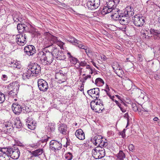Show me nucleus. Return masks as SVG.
I'll use <instances>...</instances> for the list:
<instances>
[{
  "label": "nucleus",
  "instance_id": "f257e3e1",
  "mask_svg": "<svg viewBox=\"0 0 160 160\" xmlns=\"http://www.w3.org/2000/svg\"><path fill=\"white\" fill-rule=\"evenodd\" d=\"M17 28L19 33L28 32L33 33L35 31V28L27 22L18 23L17 25Z\"/></svg>",
  "mask_w": 160,
  "mask_h": 160
},
{
  "label": "nucleus",
  "instance_id": "f03ea898",
  "mask_svg": "<svg viewBox=\"0 0 160 160\" xmlns=\"http://www.w3.org/2000/svg\"><path fill=\"white\" fill-rule=\"evenodd\" d=\"M19 87V84L18 82H14L10 84L8 86V89L10 90L8 93L9 95L12 97L17 95Z\"/></svg>",
  "mask_w": 160,
  "mask_h": 160
},
{
  "label": "nucleus",
  "instance_id": "7ed1b4c3",
  "mask_svg": "<svg viewBox=\"0 0 160 160\" xmlns=\"http://www.w3.org/2000/svg\"><path fill=\"white\" fill-rule=\"evenodd\" d=\"M100 4V0H88L87 3L88 9L91 10L97 9Z\"/></svg>",
  "mask_w": 160,
  "mask_h": 160
},
{
  "label": "nucleus",
  "instance_id": "20e7f679",
  "mask_svg": "<svg viewBox=\"0 0 160 160\" xmlns=\"http://www.w3.org/2000/svg\"><path fill=\"white\" fill-rule=\"evenodd\" d=\"M38 84L39 89L41 91L45 92L48 88L47 82L43 79H39L38 81Z\"/></svg>",
  "mask_w": 160,
  "mask_h": 160
},
{
  "label": "nucleus",
  "instance_id": "39448f33",
  "mask_svg": "<svg viewBox=\"0 0 160 160\" xmlns=\"http://www.w3.org/2000/svg\"><path fill=\"white\" fill-rule=\"evenodd\" d=\"M132 20L134 24L137 27L142 26L145 22V20L143 17H140L138 15H136L133 18Z\"/></svg>",
  "mask_w": 160,
  "mask_h": 160
},
{
  "label": "nucleus",
  "instance_id": "423d86ee",
  "mask_svg": "<svg viewBox=\"0 0 160 160\" xmlns=\"http://www.w3.org/2000/svg\"><path fill=\"white\" fill-rule=\"evenodd\" d=\"M93 144L97 146L106 147L107 146V143L103 141L102 140V137L101 136H96L93 138Z\"/></svg>",
  "mask_w": 160,
  "mask_h": 160
},
{
  "label": "nucleus",
  "instance_id": "0eeeda50",
  "mask_svg": "<svg viewBox=\"0 0 160 160\" xmlns=\"http://www.w3.org/2000/svg\"><path fill=\"white\" fill-rule=\"evenodd\" d=\"M49 144L50 149L52 150H54L55 151L57 150H60L62 146V144L60 142L53 140L50 142Z\"/></svg>",
  "mask_w": 160,
  "mask_h": 160
},
{
  "label": "nucleus",
  "instance_id": "6e6552de",
  "mask_svg": "<svg viewBox=\"0 0 160 160\" xmlns=\"http://www.w3.org/2000/svg\"><path fill=\"white\" fill-rule=\"evenodd\" d=\"M12 109L15 114L19 115L22 112V105L17 102L13 103L12 105Z\"/></svg>",
  "mask_w": 160,
  "mask_h": 160
},
{
  "label": "nucleus",
  "instance_id": "1a4fd4ad",
  "mask_svg": "<svg viewBox=\"0 0 160 160\" xmlns=\"http://www.w3.org/2000/svg\"><path fill=\"white\" fill-rule=\"evenodd\" d=\"M47 52L46 49H44L42 51H40L38 54L37 56L38 59V61L42 64L46 65H47V63L45 61V53Z\"/></svg>",
  "mask_w": 160,
  "mask_h": 160
},
{
  "label": "nucleus",
  "instance_id": "9d476101",
  "mask_svg": "<svg viewBox=\"0 0 160 160\" xmlns=\"http://www.w3.org/2000/svg\"><path fill=\"white\" fill-rule=\"evenodd\" d=\"M24 52L25 55L29 56L33 55L36 53V49L35 47L32 45H28L25 47Z\"/></svg>",
  "mask_w": 160,
  "mask_h": 160
},
{
  "label": "nucleus",
  "instance_id": "9b49d317",
  "mask_svg": "<svg viewBox=\"0 0 160 160\" xmlns=\"http://www.w3.org/2000/svg\"><path fill=\"white\" fill-rule=\"evenodd\" d=\"M116 6L113 5L112 6H108L107 7H104L102 10V13L103 14H106L111 12L112 14H114L115 13H117L118 11V9H115Z\"/></svg>",
  "mask_w": 160,
  "mask_h": 160
},
{
  "label": "nucleus",
  "instance_id": "f8f14e48",
  "mask_svg": "<svg viewBox=\"0 0 160 160\" xmlns=\"http://www.w3.org/2000/svg\"><path fill=\"white\" fill-rule=\"evenodd\" d=\"M16 39L18 44L21 46L23 45L26 42L25 34L22 33L17 35Z\"/></svg>",
  "mask_w": 160,
  "mask_h": 160
},
{
  "label": "nucleus",
  "instance_id": "ddd939ff",
  "mask_svg": "<svg viewBox=\"0 0 160 160\" xmlns=\"http://www.w3.org/2000/svg\"><path fill=\"white\" fill-rule=\"evenodd\" d=\"M29 152L31 155L30 158L32 159L33 157H38L41 155L43 152V148H38L32 152L29 151Z\"/></svg>",
  "mask_w": 160,
  "mask_h": 160
},
{
  "label": "nucleus",
  "instance_id": "4468645a",
  "mask_svg": "<svg viewBox=\"0 0 160 160\" xmlns=\"http://www.w3.org/2000/svg\"><path fill=\"white\" fill-rule=\"evenodd\" d=\"M45 58L46 62L47 63V65L50 64L53 61L54 58L53 54H52L51 52L47 50V52L45 53Z\"/></svg>",
  "mask_w": 160,
  "mask_h": 160
},
{
  "label": "nucleus",
  "instance_id": "2eb2a0df",
  "mask_svg": "<svg viewBox=\"0 0 160 160\" xmlns=\"http://www.w3.org/2000/svg\"><path fill=\"white\" fill-rule=\"evenodd\" d=\"M87 93L88 95L90 97H92L91 94H95L96 95V98L97 99L98 98L100 94V90L98 88H94L92 89H91L87 91Z\"/></svg>",
  "mask_w": 160,
  "mask_h": 160
},
{
  "label": "nucleus",
  "instance_id": "dca6fc26",
  "mask_svg": "<svg viewBox=\"0 0 160 160\" xmlns=\"http://www.w3.org/2000/svg\"><path fill=\"white\" fill-rule=\"evenodd\" d=\"M47 47H50L51 49V51L50 52L51 53L53 54L54 56V54L58 57V55H60V52L59 48H58L57 47H54L52 44Z\"/></svg>",
  "mask_w": 160,
  "mask_h": 160
},
{
  "label": "nucleus",
  "instance_id": "f3484780",
  "mask_svg": "<svg viewBox=\"0 0 160 160\" xmlns=\"http://www.w3.org/2000/svg\"><path fill=\"white\" fill-rule=\"evenodd\" d=\"M75 135L79 139L83 140L85 139V134L83 131L81 129H78L75 132Z\"/></svg>",
  "mask_w": 160,
  "mask_h": 160
},
{
  "label": "nucleus",
  "instance_id": "a211bd4d",
  "mask_svg": "<svg viewBox=\"0 0 160 160\" xmlns=\"http://www.w3.org/2000/svg\"><path fill=\"white\" fill-rule=\"evenodd\" d=\"M117 11L118 13H115L114 14H112L111 16L112 19L114 21H119V19L121 18V12L119 9Z\"/></svg>",
  "mask_w": 160,
  "mask_h": 160
},
{
  "label": "nucleus",
  "instance_id": "6ab92c4d",
  "mask_svg": "<svg viewBox=\"0 0 160 160\" xmlns=\"http://www.w3.org/2000/svg\"><path fill=\"white\" fill-rule=\"evenodd\" d=\"M21 15L19 12H15L12 15V18L14 22H21L22 21V18L21 17Z\"/></svg>",
  "mask_w": 160,
  "mask_h": 160
},
{
  "label": "nucleus",
  "instance_id": "aec40b11",
  "mask_svg": "<svg viewBox=\"0 0 160 160\" xmlns=\"http://www.w3.org/2000/svg\"><path fill=\"white\" fill-rule=\"evenodd\" d=\"M15 148L16 149H14V151L11 156L12 159H17L19 157L20 153L19 149L17 147Z\"/></svg>",
  "mask_w": 160,
  "mask_h": 160
},
{
  "label": "nucleus",
  "instance_id": "412c9836",
  "mask_svg": "<svg viewBox=\"0 0 160 160\" xmlns=\"http://www.w3.org/2000/svg\"><path fill=\"white\" fill-rule=\"evenodd\" d=\"M116 156L117 157L116 160H123L126 158L125 154L122 150H120Z\"/></svg>",
  "mask_w": 160,
  "mask_h": 160
},
{
  "label": "nucleus",
  "instance_id": "4be33fe9",
  "mask_svg": "<svg viewBox=\"0 0 160 160\" xmlns=\"http://www.w3.org/2000/svg\"><path fill=\"white\" fill-rule=\"evenodd\" d=\"M58 130L60 133L63 135L67 133V127L65 125H62L58 127Z\"/></svg>",
  "mask_w": 160,
  "mask_h": 160
},
{
  "label": "nucleus",
  "instance_id": "5701e85b",
  "mask_svg": "<svg viewBox=\"0 0 160 160\" xmlns=\"http://www.w3.org/2000/svg\"><path fill=\"white\" fill-rule=\"evenodd\" d=\"M55 124L53 123H49V125L47 128V130L49 132V134L51 132H53L55 130Z\"/></svg>",
  "mask_w": 160,
  "mask_h": 160
},
{
  "label": "nucleus",
  "instance_id": "b1692460",
  "mask_svg": "<svg viewBox=\"0 0 160 160\" xmlns=\"http://www.w3.org/2000/svg\"><path fill=\"white\" fill-rule=\"evenodd\" d=\"M14 125L17 128L20 129L22 127V124L19 118H16L14 121Z\"/></svg>",
  "mask_w": 160,
  "mask_h": 160
},
{
  "label": "nucleus",
  "instance_id": "393cba45",
  "mask_svg": "<svg viewBox=\"0 0 160 160\" xmlns=\"http://www.w3.org/2000/svg\"><path fill=\"white\" fill-rule=\"evenodd\" d=\"M38 64L36 63H32L28 65L27 69L32 74H33L34 72V69Z\"/></svg>",
  "mask_w": 160,
  "mask_h": 160
},
{
  "label": "nucleus",
  "instance_id": "a878e982",
  "mask_svg": "<svg viewBox=\"0 0 160 160\" xmlns=\"http://www.w3.org/2000/svg\"><path fill=\"white\" fill-rule=\"evenodd\" d=\"M99 154L98 156V159L101 158H103L105 155V151L103 148H101V150L98 151Z\"/></svg>",
  "mask_w": 160,
  "mask_h": 160
},
{
  "label": "nucleus",
  "instance_id": "bb28decb",
  "mask_svg": "<svg viewBox=\"0 0 160 160\" xmlns=\"http://www.w3.org/2000/svg\"><path fill=\"white\" fill-rule=\"evenodd\" d=\"M31 112V108L30 107H28L25 105H22V112L24 113H28Z\"/></svg>",
  "mask_w": 160,
  "mask_h": 160
},
{
  "label": "nucleus",
  "instance_id": "cd10ccee",
  "mask_svg": "<svg viewBox=\"0 0 160 160\" xmlns=\"http://www.w3.org/2000/svg\"><path fill=\"white\" fill-rule=\"evenodd\" d=\"M48 35L49 37V39L52 43H56L57 42L58 40L56 37L51 35L50 33H48Z\"/></svg>",
  "mask_w": 160,
  "mask_h": 160
},
{
  "label": "nucleus",
  "instance_id": "c85d7f7f",
  "mask_svg": "<svg viewBox=\"0 0 160 160\" xmlns=\"http://www.w3.org/2000/svg\"><path fill=\"white\" fill-rule=\"evenodd\" d=\"M32 74L28 70H27V72L23 73L22 75V78L24 80H25L26 79H29L31 76Z\"/></svg>",
  "mask_w": 160,
  "mask_h": 160
},
{
  "label": "nucleus",
  "instance_id": "c756f323",
  "mask_svg": "<svg viewBox=\"0 0 160 160\" xmlns=\"http://www.w3.org/2000/svg\"><path fill=\"white\" fill-rule=\"evenodd\" d=\"M125 20L124 19H122L120 18L119 19V22L122 25H127L130 22V20L125 19Z\"/></svg>",
  "mask_w": 160,
  "mask_h": 160
},
{
  "label": "nucleus",
  "instance_id": "7c9ffc66",
  "mask_svg": "<svg viewBox=\"0 0 160 160\" xmlns=\"http://www.w3.org/2000/svg\"><path fill=\"white\" fill-rule=\"evenodd\" d=\"M41 70V68L40 66L38 64L37 65L36 67L34 69V72H33V74H35L36 75V76L38 75V74L40 72Z\"/></svg>",
  "mask_w": 160,
  "mask_h": 160
},
{
  "label": "nucleus",
  "instance_id": "2f4dec72",
  "mask_svg": "<svg viewBox=\"0 0 160 160\" xmlns=\"http://www.w3.org/2000/svg\"><path fill=\"white\" fill-rule=\"evenodd\" d=\"M150 32L151 34L154 35H157L160 34V30H156L151 28L150 30Z\"/></svg>",
  "mask_w": 160,
  "mask_h": 160
},
{
  "label": "nucleus",
  "instance_id": "473e14b6",
  "mask_svg": "<svg viewBox=\"0 0 160 160\" xmlns=\"http://www.w3.org/2000/svg\"><path fill=\"white\" fill-rule=\"evenodd\" d=\"M17 147L16 146H13L11 148H6V151H7V154H12V153L13 152L14 149H16L15 148H16Z\"/></svg>",
  "mask_w": 160,
  "mask_h": 160
},
{
  "label": "nucleus",
  "instance_id": "72a5a7b5",
  "mask_svg": "<svg viewBox=\"0 0 160 160\" xmlns=\"http://www.w3.org/2000/svg\"><path fill=\"white\" fill-rule=\"evenodd\" d=\"M129 13L127 12V13H126V12H124V13H121V18L122 19H124L125 20V19H130L129 18H128Z\"/></svg>",
  "mask_w": 160,
  "mask_h": 160
},
{
  "label": "nucleus",
  "instance_id": "f704fd0d",
  "mask_svg": "<svg viewBox=\"0 0 160 160\" xmlns=\"http://www.w3.org/2000/svg\"><path fill=\"white\" fill-rule=\"evenodd\" d=\"M104 81L101 78H97L95 81V84L97 85H98V84H104Z\"/></svg>",
  "mask_w": 160,
  "mask_h": 160
},
{
  "label": "nucleus",
  "instance_id": "c9c22d12",
  "mask_svg": "<svg viewBox=\"0 0 160 160\" xmlns=\"http://www.w3.org/2000/svg\"><path fill=\"white\" fill-rule=\"evenodd\" d=\"M0 160H11L8 155H3L0 154Z\"/></svg>",
  "mask_w": 160,
  "mask_h": 160
},
{
  "label": "nucleus",
  "instance_id": "e433bc0d",
  "mask_svg": "<svg viewBox=\"0 0 160 160\" xmlns=\"http://www.w3.org/2000/svg\"><path fill=\"white\" fill-rule=\"evenodd\" d=\"M65 157L68 160H71L72 158L73 155L71 152H68L65 154Z\"/></svg>",
  "mask_w": 160,
  "mask_h": 160
},
{
  "label": "nucleus",
  "instance_id": "4c0bfd02",
  "mask_svg": "<svg viewBox=\"0 0 160 160\" xmlns=\"http://www.w3.org/2000/svg\"><path fill=\"white\" fill-rule=\"evenodd\" d=\"M12 67L14 68H17L18 69H20L21 68V65L18 62H16L15 63H12Z\"/></svg>",
  "mask_w": 160,
  "mask_h": 160
},
{
  "label": "nucleus",
  "instance_id": "58836bf2",
  "mask_svg": "<svg viewBox=\"0 0 160 160\" xmlns=\"http://www.w3.org/2000/svg\"><path fill=\"white\" fill-rule=\"evenodd\" d=\"M99 153L96 150V149H93L92 150V155L93 157L96 159H98V155Z\"/></svg>",
  "mask_w": 160,
  "mask_h": 160
},
{
  "label": "nucleus",
  "instance_id": "ea45409f",
  "mask_svg": "<svg viewBox=\"0 0 160 160\" xmlns=\"http://www.w3.org/2000/svg\"><path fill=\"white\" fill-rule=\"evenodd\" d=\"M69 60L70 61V62L74 65L76 64L79 61L77 58L74 57H72V58H71Z\"/></svg>",
  "mask_w": 160,
  "mask_h": 160
},
{
  "label": "nucleus",
  "instance_id": "a19ab883",
  "mask_svg": "<svg viewBox=\"0 0 160 160\" xmlns=\"http://www.w3.org/2000/svg\"><path fill=\"white\" fill-rule=\"evenodd\" d=\"M59 54L60 55L57 57L58 59L60 60H64L66 58V56L64 53L60 52Z\"/></svg>",
  "mask_w": 160,
  "mask_h": 160
},
{
  "label": "nucleus",
  "instance_id": "79ce46f5",
  "mask_svg": "<svg viewBox=\"0 0 160 160\" xmlns=\"http://www.w3.org/2000/svg\"><path fill=\"white\" fill-rule=\"evenodd\" d=\"M91 76L90 75H88L87 76L83 77V78H82L80 80V82H82V83L84 84L85 82L86 81L88 78H91Z\"/></svg>",
  "mask_w": 160,
  "mask_h": 160
},
{
  "label": "nucleus",
  "instance_id": "37998d69",
  "mask_svg": "<svg viewBox=\"0 0 160 160\" xmlns=\"http://www.w3.org/2000/svg\"><path fill=\"white\" fill-rule=\"evenodd\" d=\"M5 95L0 92V103L3 102L5 101Z\"/></svg>",
  "mask_w": 160,
  "mask_h": 160
},
{
  "label": "nucleus",
  "instance_id": "c03bdc74",
  "mask_svg": "<svg viewBox=\"0 0 160 160\" xmlns=\"http://www.w3.org/2000/svg\"><path fill=\"white\" fill-rule=\"evenodd\" d=\"M6 128H7V131H5V133L7 134L10 133L12 131L13 129V127L12 126L6 127Z\"/></svg>",
  "mask_w": 160,
  "mask_h": 160
},
{
  "label": "nucleus",
  "instance_id": "a18cd8bd",
  "mask_svg": "<svg viewBox=\"0 0 160 160\" xmlns=\"http://www.w3.org/2000/svg\"><path fill=\"white\" fill-rule=\"evenodd\" d=\"M26 124H31L32 125L33 124V121L32 119V118L29 117L26 120Z\"/></svg>",
  "mask_w": 160,
  "mask_h": 160
},
{
  "label": "nucleus",
  "instance_id": "49530a36",
  "mask_svg": "<svg viewBox=\"0 0 160 160\" xmlns=\"http://www.w3.org/2000/svg\"><path fill=\"white\" fill-rule=\"evenodd\" d=\"M132 107L133 110L135 112H137L138 111V108L135 103H132Z\"/></svg>",
  "mask_w": 160,
  "mask_h": 160
},
{
  "label": "nucleus",
  "instance_id": "de8ad7c7",
  "mask_svg": "<svg viewBox=\"0 0 160 160\" xmlns=\"http://www.w3.org/2000/svg\"><path fill=\"white\" fill-rule=\"evenodd\" d=\"M71 40L70 41H68L71 43H73V44L75 45V43H77V42H78V40L74 38V37H72L71 38Z\"/></svg>",
  "mask_w": 160,
  "mask_h": 160
},
{
  "label": "nucleus",
  "instance_id": "09e8293b",
  "mask_svg": "<svg viewBox=\"0 0 160 160\" xmlns=\"http://www.w3.org/2000/svg\"><path fill=\"white\" fill-rule=\"evenodd\" d=\"M129 7H127V10H126L124 12H126V13H127V12H128L129 13V15H128V18H129L130 16H132L134 13V12H133V11H132V9L130 10V11H129V10L128 9L129 8Z\"/></svg>",
  "mask_w": 160,
  "mask_h": 160
},
{
  "label": "nucleus",
  "instance_id": "8fccbe9b",
  "mask_svg": "<svg viewBox=\"0 0 160 160\" xmlns=\"http://www.w3.org/2000/svg\"><path fill=\"white\" fill-rule=\"evenodd\" d=\"M114 102H115L116 103V104L117 105H118V106L119 107V108H120L121 110L122 111V112H125V111L123 109V108H122L121 107V104H120L119 102H118L115 100Z\"/></svg>",
  "mask_w": 160,
  "mask_h": 160
},
{
  "label": "nucleus",
  "instance_id": "3c124183",
  "mask_svg": "<svg viewBox=\"0 0 160 160\" xmlns=\"http://www.w3.org/2000/svg\"><path fill=\"white\" fill-rule=\"evenodd\" d=\"M108 90H106L105 89H102L101 90V93H102L103 92L105 93V94L106 95H108H108L110 94V92Z\"/></svg>",
  "mask_w": 160,
  "mask_h": 160
},
{
  "label": "nucleus",
  "instance_id": "603ef678",
  "mask_svg": "<svg viewBox=\"0 0 160 160\" xmlns=\"http://www.w3.org/2000/svg\"><path fill=\"white\" fill-rule=\"evenodd\" d=\"M92 104H93V103H91H91L90 105V106L91 107V108L92 109V110L93 111H94L95 112H97V110H96L97 108V107L96 106H92Z\"/></svg>",
  "mask_w": 160,
  "mask_h": 160
},
{
  "label": "nucleus",
  "instance_id": "864d4df0",
  "mask_svg": "<svg viewBox=\"0 0 160 160\" xmlns=\"http://www.w3.org/2000/svg\"><path fill=\"white\" fill-rule=\"evenodd\" d=\"M82 44H81V42L78 41V42H77V43H75V45L78 47L80 48H81L82 47Z\"/></svg>",
  "mask_w": 160,
  "mask_h": 160
},
{
  "label": "nucleus",
  "instance_id": "5fc2aeb1",
  "mask_svg": "<svg viewBox=\"0 0 160 160\" xmlns=\"http://www.w3.org/2000/svg\"><path fill=\"white\" fill-rule=\"evenodd\" d=\"M78 63H79V66L82 67H84L86 66H87V62L84 61L83 62L82 61L81 62H79L78 61Z\"/></svg>",
  "mask_w": 160,
  "mask_h": 160
},
{
  "label": "nucleus",
  "instance_id": "6e6d98bb",
  "mask_svg": "<svg viewBox=\"0 0 160 160\" xmlns=\"http://www.w3.org/2000/svg\"><path fill=\"white\" fill-rule=\"evenodd\" d=\"M47 138L44 139H42L40 140V141L42 143H44L45 142H47L49 138H50L49 137H48L47 136H46Z\"/></svg>",
  "mask_w": 160,
  "mask_h": 160
},
{
  "label": "nucleus",
  "instance_id": "4d7b16f0",
  "mask_svg": "<svg viewBox=\"0 0 160 160\" xmlns=\"http://www.w3.org/2000/svg\"><path fill=\"white\" fill-rule=\"evenodd\" d=\"M98 100V98L97 99L96 98L94 100H93L91 102V103H93V104H95V106H99V104L98 103V101H97V100Z\"/></svg>",
  "mask_w": 160,
  "mask_h": 160
},
{
  "label": "nucleus",
  "instance_id": "13d9d810",
  "mask_svg": "<svg viewBox=\"0 0 160 160\" xmlns=\"http://www.w3.org/2000/svg\"><path fill=\"white\" fill-rule=\"evenodd\" d=\"M121 69H122L121 68L119 67L118 68L116 69L115 71V73L118 75V76L120 77V74H119V71L121 70Z\"/></svg>",
  "mask_w": 160,
  "mask_h": 160
},
{
  "label": "nucleus",
  "instance_id": "bf43d9fd",
  "mask_svg": "<svg viewBox=\"0 0 160 160\" xmlns=\"http://www.w3.org/2000/svg\"><path fill=\"white\" fill-rule=\"evenodd\" d=\"M85 52H86L88 56L89 54H91L92 53V51L90 50L88 48L85 49Z\"/></svg>",
  "mask_w": 160,
  "mask_h": 160
},
{
  "label": "nucleus",
  "instance_id": "052dcab7",
  "mask_svg": "<svg viewBox=\"0 0 160 160\" xmlns=\"http://www.w3.org/2000/svg\"><path fill=\"white\" fill-rule=\"evenodd\" d=\"M128 148L129 150L131 151H132L134 149V146L132 144L129 145L128 147Z\"/></svg>",
  "mask_w": 160,
  "mask_h": 160
},
{
  "label": "nucleus",
  "instance_id": "680f3d73",
  "mask_svg": "<svg viewBox=\"0 0 160 160\" xmlns=\"http://www.w3.org/2000/svg\"><path fill=\"white\" fill-rule=\"evenodd\" d=\"M56 43L60 47L63 46L64 44V43L63 42L58 40Z\"/></svg>",
  "mask_w": 160,
  "mask_h": 160
},
{
  "label": "nucleus",
  "instance_id": "e2e57ef3",
  "mask_svg": "<svg viewBox=\"0 0 160 160\" xmlns=\"http://www.w3.org/2000/svg\"><path fill=\"white\" fill-rule=\"evenodd\" d=\"M28 128L31 130H33L34 128V125L33 124H27Z\"/></svg>",
  "mask_w": 160,
  "mask_h": 160
},
{
  "label": "nucleus",
  "instance_id": "0e129e2a",
  "mask_svg": "<svg viewBox=\"0 0 160 160\" xmlns=\"http://www.w3.org/2000/svg\"><path fill=\"white\" fill-rule=\"evenodd\" d=\"M6 148H1L0 149V151L2 152L3 153V154H6L7 153V151H6Z\"/></svg>",
  "mask_w": 160,
  "mask_h": 160
},
{
  "label": "nucleus",
  "instance_id": "69168bd1",
  "mask_svg": "<svg viewBox=\"0 0 160 160\" xmlns=\"http://www.w3.org/2000/svg\"><path fill=\"white\" fill-rule=\"evenodd\" d=\"M30 146L32 148H37L38 147V145L37 144H31Z\"/></svg>",
  "mask_w": 160,
  "mask_h": 160
},
{
  "label": "nucleus",
  "instance_id": "338daca9",
  "mask_svg": "<svg viewBox=\"0 0 160 160\" xmlns=\"http://www.w3.org/2000/svg\"><path fill=\"white\" fill-rule=\"evenodd\" d=\"M84 84L82 83V84L80 87V90L81 91L83 92V93L84 94Z\"/></svg>",
  "mask_w": 160,
  "mask_h": 160
},
{
  "label": "nucleus",
  "instance_id": "774afa93",
  "mask_svg": "<svg viewBox=\"0 0 160 160\" xmlns=\"http://www.w3.org/2000/svg\"><path fill=\"white\" fill-rule=\"evenodd\" d=\"M8 78L7 76L5 74L2 75V80H3L4 81L6 80Z\"/></svg>",
  "mask_w": 160,
  "mask_h": 160
}]
</instances>
